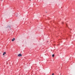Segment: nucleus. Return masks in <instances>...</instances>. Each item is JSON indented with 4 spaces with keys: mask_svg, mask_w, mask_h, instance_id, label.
<instances>
[{
    "mask_svg": "<svg viewBox=\"0 0 75 75\" xmlns=\"http://www.w3.org/2000/svg\"><path fill=\"white\" fill-rule=\"evenodd\" d=\"M54 75V73H53L52 75Z\"/></svg>",
    "mask_w": 75,
    "mask_h": 75,
    "instance_id": "6",
    "label": "nucleus"
},
{
    "mask_svg": "<svg viewBox=\"0 0 75 75\" xmlns=\"http://www.w3.org/2000/svg\"><path fill=\"white\" fill-rule=\"evenodd\" d=\"M18 57H22V55L21 54H19L18 56Z\"/></svg>",
    "mask_w": 75,
    "mask_h": 75,
    "instance_id": "1",
    "label": "nucleus"
},
{
    "mask_svg": "<svg viewBox=\"0 0 75 75\" xmlns=\"http://www.w3.org/2000/svg\"><path fill=\"white\" fill-rule=\"evenodd\" d=\"M52 57H54V54H52Z\"/></svg>",
    "mask_w": 75,
    "mask_h": 75,
    "instance_id": "5",
    "label": "nucleus"
},
{
    "mask_svg": "<svg viewBox=\"0 0 75 75\" xmlns=\"http://www.w3.org/2000/svg\"><path fill=\"white\" fill-rule=\"evenodd\" d=\"M8 28H11V27L10 26H8Z\"/></svg>",
    "mask_w": 75,
    "mask_h": 75,
    "instance_id": "4",
    "label": "nucleus"
},
{
    "mask_svg": "<svg viewBox=\"0 0 75 75\" xmlns=\"http://www.w3.org/2000/svg\"><path fill=\"white\" fill-rule=\"evenodd\" d=\"M6 52H4L3 54V55H6Z\"/></svg>",
    "mask_w": 75,
    "mask_h": 75,
    "instance_id": "2",
    "label": "nucleus"
},
{
    "mask_svg": "<svg viewBox=\"0 0 75 75\" xmlns=\"http://www.w3.org/2000/svg\"><path fill=\"white\" fill-rule=\"evenodd\" d=\"M15 40V38H13V39L12 40V41H14Z\"/></svg>",
    "mask_w": 75,
    "mask_h": 75,
    "instance_id": "3",
    "label": "nucleus"
},
{
    "mask_svg": "<svg viewBox=\"0 0 75 75\" xmlns=\"http://www.w3.org/2000/svg\"><path fill=\"white\" fill-rule=\"evenodd\" d=\"M16 15H18V14H16Z\"/></svg>",
    "mask_w": 75,
    "mask_h": 75,
    "instance_id": "7",
    "label": "nucleus"
}]
</instances>
